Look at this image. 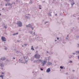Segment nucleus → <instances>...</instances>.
Segmentation results:
<instances>
[{"label": "nucleus", "mask_w": 79, "mask_h": 79, "mask_svg": "<svg viewBox=\"0 0 79 79\" xmlns=\"http://www.w3.org/2000/svg\"><path fill=\"white\" fill-rule=\"evenodd\" d=\"M13 59L14 60L15 59V57H13Z\"/></svg>", "instance_id": "48"}, {"label": "nucleus", "mask_w": 79, "mask_h": 79, "mask_svg": "<svg viewBox=\"0 0 79 79\" xmlns=\"http://www.w3.org/2000/svg\"><path fill=\"white\" fill-rule=\"evenodd\" d=\"M27 18H28V16H27Z\"/></svg>", "instance_id": "63"}, {"label": "nucleus", "mask_w": 79, "mask_h": 79, "mask_svg": "<svg viewBox=\"0 0 79 79\" xmlns=\"http://www.w3.org/2000/svg\"><path fill=\"white\" fill-rule=\"evenodd\" d=\"M69 70L70 71H71V69H69Z\"/></svg>", "instance_id": "56"}, {"label": "nucleus", "mask_w": 79, "mask_h": 79, "mask_svg": "<svg viewBox=\"0 0 79 79\" xmlns=\"http://www.w3.org/2000/svg\"><path fill=\"white\" fill-rule=\"evenodd\" d=\"M16 24L19 27H21L22 26V23L20 21H17Z\"/></svg>", "instance_id": "1"}, {"label": "nucleus", "mask_w": 79, "mask_h": 79, "mask_svg": "<svg viewBox=\"0 0 79 79\" xmlns=\"http://www.w3.org/2000/svg\"><path fill=\"white\" fill-rule=\"evenodd\" d=\"M79 35H77L76 37H75V39H76L77 40L78 39V38H79Z\"/></svg>", "instance_id": "10"}, {"label": "nucleus", "mask_w": 79, "mask_h": 79, "mask_svg": "<svg viewBox=\"0 0 79 79\" xmlns=\"http://www.w3.org/2000/svg\"><path fill=\"white\" fill-rule=\"evenodd\" d=\"M1 64V65H0L1 67H3L4 66V65H3V64Z\"/></svg>", "instance_id": "14"}, {"label": "nucleus", "mask_w": 79, "mask_h": 79, "mask_svg": "<svg viewBox=\"0 0 79 79\" xmlns=\"http://www.w3.org/2000/svg\"><path fill=\"white\" fill-rule=\"evenodd\" d=\"M60 68H61V69H63V67H62V66H60Z\"/></svg>", "instance_id": "25"}, {"label": "nucleus", "mask_w": 79, "mask_h": 79, "mask_svg": "<svg viewBox=\"0 0 79 79\" xmlns=\"http://www.w3.org/2000/svg\"><path fill=\"white\" fill-rule=\"evenodd\" d=\"M66 74H68V72L66 73Z\"/></svg>", "instance_id": "45"}, {"label": "nucleus", "mask_w": 79, "mask_h": 79, "mask_svg": "<svg viewBox=\"0 0 79 79\" xmlns=\"http://www.w3.org/2000/svg\"><path fill=\"white\" fill-rule=\"evenodd\" d=\"M48 65H51V64H52V62H49L47 63Z\"/></svg>", "instance_id": "9"}, {"label": "nucleus", "mask_w": 79, "mask_h": 79, "mask_svg": "<svg viewBox=\"0 0 79 79\" xmlns=\"http://www.w3.org/2000/svg\"><path fill=\"white\" fill-rule=\"evenodd\" d=\"M69 0V1H70V2L71 3H73V2H74V1L73 0Z\"/></svg>", "instance_id": "15"}, {"label": "nucleus", "mask_w": 79, "mask_h": 79, "mask_svg": "<svg viewBox=\"0 0 79 79\" xmlns=\"http://www.w3.org/2000/svg\"><path fill=\"white\" fill-rule=\"evenodd\" d=\"M71 4L72 5V6H73V5H74V4H75V3L74 2H72V3H71Z\"/></svg>", "instance_id": "12"}, {"label": "nucleus", "mask_w": 79, "mask_h": 79, "mask_svg": "<svg viewBox=\"0 0 79 79\" xmlns=\"http://www.w3.org/2000/svg\"><path fill=\"white\" fill-rule=\"evenodd\" d=\"M78 59H79V56H77Z\"/></svg>", "instance_id": "44"}, {"label": "nucleus", "mask_w": 79, "mask_h": 79, "mask_svg": "<svg viewBox=\"0 0 79 79\" xmlns=\"http://www.w3.org/2000/svg\"><path fill=\"white\" fill-rule=\"evenodd\" d=\"M5 47V48L4 49L5 50H7L8 49V48H6V47Z\"/></svg>", "instance_id": "22"}, {"label": "nucleus", "mask_w": 79, "mask_h": 79, "mask_svg": "<svg viewBox=\"0 0 79 79\" xmlns=\"http://www.w3.org/2000/svg\"><path fill=\"white\" fill-rule=\"evenodd\" d=\"M7 5L8 6H12V4H11L10 3H8V4H7Z\"/></svg>", "instance_id": "16"}, {"label": "nucleus", "mask_w": 79, "mask_h": 79, "mask_svg": "<svg viewBox=\"0 0 79 79\" xmlns=\"http://www.w3.org/2000/svg\"><path fill=\"white\" fill-rule=\"evenodd\" d=\"M77 47H79V44H77Z\"/></svg>", "instance_id": "24"}, {"label": "nucleus", "mask_w": 79, "mask_h": 79, "mask_svg": "<svg viewBox=\"0 0 79 79\" xmlns=\"http://www.w3.org/2000/svg\"><path fill=\"white\" fill-rule=\"evenodd\" d=\"M36 49H37V48H39V47L37 46V47H36Z\"/></svg>", "instance_id": "38"}, {"label": "nucleus", "mask_w": 79, "mask_h": 79, "mask_svg": "<svg viewBox=\"0 0 79 79\" xmlns=\"http://www.w3.org/2000/svg\"><path fill=\"white\" fill-rule=\"evenodd\" d=\"M31 47L32 48H31V50H34V48H33V46H32Z\"/></svg>", "instance_id": "19"}, {"label": "nucleus", "mask_w": 79, "mask_h": 79, "mask_svg": "<svg viewBox=\"0 0 79 79\" xmlns=\"http://www.w3.org/2000/svg\"><path fill=\"white\" fill-rule=\"evenodd\" d=\"M49 53V55H52L53 54V53H52V52H50Z\"/></svg>", "instance_id": "20"}, {"label": "nucleus", "mask_w": 79, "mask_h": 79, "mask_svg": "<svg viewBox=\"0 0 79 79\" xmlns=\"http://www.w3.org/2000/svg\"><path fill=\"white\" fill-rule=\"evenodd\" d=\"M47 53H48V51H47Z\"/></svg>", "instance_id": "52"}, {"label": "nucleus", "mask_w": 79, "mask_h": 79, "mask_svg": "<svg viewBox=\"0 0 79 79\" xmlns=\"http://www.w3.org/2000/svg\"><path fill=\"white\" fill-rule=\"evenodd\" d=\"M38 61H42V60H41V59H39L38 60Z\"/></svg>", "instance_id": "21"}, {"label": "nucleus", "mask_w": 79, "mask_h": 79, "mask_svg": "<svg viewBox=\"0 0 79 79\" xmlns=\"http://www.w3.org/2000/svg\"><path fill=\"white\" fill-rule=\"evenodd\" d=\"M26 26L27 27H30V28H31V27H32V25H31V24H29L28 25H26Z\"/></svg>", "instance_id": "4"}, {"label": "nucleus", "mask_w": 79, "mask_h": 79, "mask_svg": "<svg viewBox=\"0 0 79 79\" xmlns=\"http://www.w3.org/2000/svg\"><path fill=\"white\" fill-rule=\"evenodd\" d=\"M72 71L73 72H74V71H75V70H72Z\"/></svg>", "instance_id": "41"}, {"label": "nucleus", "mask_w": 79, "mask_h": 79, "mask_svg": "<svg viewBox=\"0 0 79 79\" xmlns=\"http://www.w3.org/2000/svg\"><path fill=\"white\" fill-rule=\"evenodd\" d=\"M73 62V61L72 60H70L69 63H71Z\"/></svg>", "instance_id": "30"}, {"label": "nucleus", "mask_w": 79, "mask_h": 79, "mask_svg": "<svg viewBox=\"0 0 79 79\" xmlns=\"http://www.w3.org/2000/svg\"><path fill=\"white\" fill-rule=\"evenodd\" d=\"M30 34H32V31H31L30 32Z\"/></svg>", "instance_id": "26"}, {"label": "nucleus", "mask_w": 79, "mask_h": 79, "mask_svg": "<svg viewBox=\"0 0 79 79\" xmlns=\"http://www.w3.org/2000/svg\"><path fill=\"white\" fill-rule=\"evenodd\" d=\"M19 63H24L23 61V60H20V59L19 60Z\"/></svg>", "instance_id": "8"}, {"label": "nucleus", "mask_w": 79, "mask_h": 79, "mask_svg": "<svg viewBox=\"0 0 79 79\" xmlns=\"http://www.w3.org/2000/svg\"><path fill=\"white\" fill-rule=\"evenodd\" d=\"M46 62H47L46 61L44 60L43 62H42L41 63L42 64V65L44 66H45V64L46 63Z\"/></svg>", "instance_id": "5"}, {"label": "nucleus", "mask_w": 79, "mask_h": 79, "mask_svg": "<svg viewBox=\"0 0 79 79\" xmlns=\"http://www.w3.org/2000/svg\"><path fill=\"white\" fill-rule=\"evenodd\" d=\"M24 46H27V44H24Z\"/></svg>", "instance_id": "33"}, {"label": "nucleus", "mask_w": 79, "mask_h": 79, "mask_svg": "<svg viewBox=\"0 0 79 79\" xmlns=\"http://www.w3.org/2000/svg\"><path fill=\"white\" fill-rule=\"evenodd\" d=\"M2 74H4V73H3V72L2 73Z\"/></svg>", "instance_id": "47"}, {"label": "nucleus", "mask_w": 79, "mask_h": 79, "mask_svg": "<svg viewBox=\"0 0 79 79\" xmlns=\"http://www.w3.org/2000/svg\"><path fill=\"white\" fill-rule=\"evenodd\" d=\"M31 0H30V2L29 3H31V4H32V3H33V2H32L31 1Z\"/></svg>", "instance_id": "17"}, {"label": "nucleus", "mask_w": 79, "mask_h": 79, "mask_svg": "<svg viewBox=\"0 0 79 79\" xmlns=\"http://www.w3.org/2000/svg\"><path fill=\"white\" fill-rule=\"evenodd\" d=\"M17 41L18 42H20V41L19 40H17Z\"/></svg>", "instance_id": "51"}, {"label": "nucleus", "mask_w": 79, "mask_h": 79, "mask_svg": "<svg viewBox=\"0 0 79 79\" xmlns=\"http://www.w3.org/2000/svg\"><path fill=\"white\" fill-rule=\"evenodd\" d=\"M55 15V16H56L57 15V14H56Z\"/></svg>", "instance_id": "53"}, {"label": "nucleus", "mask_w": 79, "mask_h": 79, "mask_svg": "<svg viewBox=\"0 0 79 79\" xmlns=\"http://www.w3.org/2000/svg\"><path fill=\"white\" fill-rule=\"evenodd\" d=\"M7 4H6V6H7Z\"/></svg>", "instance_id": "54"}, {"label": "nucleus", "mask_w": 79, "mask_h": 79, "mask_svg": "<svg viewBox=\"0 0 79 79\" xmlns=\"http://www.w3.org/2000/svg\"><path fill=\"white\" fill-rule=\"evenodd\" d=\"M43 2H45V1H43Z\"/></svg>", "instance_id": "60"}, {"label": "nucleus", "mask_w": 79, "mask_h": 79, "mask_svg": "<svg viewBox=\"0 0 79 79\" xmlns=\"http://www.w3.org/2000/svg\"><path fill=\"white\" fill-rule=\"evenodd\" d=\"M3 69V68H1V69H2H2Z\"/></svg>", "instance_id": "50"}, {"label": "nucleus", "mask_w": 79, "mask_h": 79, "mask_svg": "<svg viewBox=\"0 0 79 79\" xmlns=\"http://www.w3.org/2000/svg\"><path fill=\"white\" fill-rule=\"evenodd\" d=\"M22 47H24V46H23V45H22Z\"/></svg>", "instance_id": "62"}, {"label": "nucleus", "mask_w": 79, "mask_h": 79, "mask_svg": "<svg viewBox=\"0 0 79 79\" xmlns=\"http://www.w3.org/2000/svg\"><path fill=\"white\" fill-rule=\"evenodd\" d=\"M1 60L2 61H3L4 60H6V57H3L2 58H1Z\"/></svg>", "instance_id": "6"}, {"label": "nucleus", "mask_w": 79, "mask_h": 79, "mask_svg": "<svg viewBox=\"0 0 79 79\" xmlns=\"http://www.w3.org/2000/svg\"><path fill=\"white\" fill-rule=\"evenodd\" d=\"M76 53H78L79 54V51H76Z\"/></svg>", "instance_id": "37"}, {"label": "nucleus", "mask_w": 79, "mask_h": 79, "mask_svg": "<svg viewBox=\"0 0 79 79\" xmlns=\"http://www.w3.org/2000/svg\"><path fill=\"white\" fill-rule=\"evenodd\" d=\"M38 38H39V37H37V38H35V40H38Z\"/></svg>", "instance_id": "18"}, {"label": "nucleus", "mask_w": 79, "mask_h": 79, "mask_svg": "<svg viewBox=\"0 0 79 79\" xmlns=\"http://www.w3.org/2000/svg\"><path fill=\"white\" fill-rule=\"evenodd\" d=\"M35 57L37 59H39L40 58V55L36 54L35 55Z\"/></svg>", "instance_id": "2"}, {"label": "nucleus", "mask_w": 79, "mask_h": 79, "mask_svg": "<svg viewBox=\"0 0 79 79\" xmlns=\"http://www.w3.org/2000/svg\"><path fill=\"white\" fill-rule=\"evenodd\" d=\"M24 57V58H25V57Z\"/></svg>", "instance_id": "64"}, {"label": "nucleus", "mask_w": 79, "mask_h": 79, "mask_svg": "<svg viewBox=\"0 0 79 79\" xmlns=\"http://www.w3.org/2000/svg\"><path fill=\"white\" fill-rule=\"evenodd\" d=\"M1 39L2 40L3 42H5L6 40V38H5V37H4L3 36L2 37Z\"/></svg>", "instance_id": "3"}, {"label": "nucleus", "mask_w": 79, "mask_h": 79, "mask_svg": "<svg viewBox=\"0 0 79 79\" xmlns=\"http://www.w3.org/2000/svg\"><path fill=\"white\" fill-rule=\"evenodd\" d=\"M48 23V22H46L45 23V24H46V23Z\"/></svg>", "instance_id": "46"}, {"label": "nucleus", "mask_w": 79, "mask_h": 79, "mask_svg": "<svg viewBox=\"0 0 79 79\" xmlns=\"http://www.w3.org/2000/svg\"><path fill=\"white\" fill-rule=\"evenodd\" d=\"M56 41H57V40H55V42H56Z\"/></svg>", "instance_id": "55"}, {"label": "nucleus", "mask_w": 79, "mask_h": 79, "mask_svg": "<svg viewBox=\"0 0 79 79\" xmlns=\"http://www.w3.org/2000/svg\"><path fill=\"white\" fill-rule=\"evenodd\" d=\"M35 62H36V61L35 60L33 62L34 63H35Z\"/></svg>", "instance_id": "43"}, {"label": "nucleus", "mask_w": 79, "mask_h": 79, "mask_svg": "<svg viewBox=\"0 0 79 79\" xmlns=\"http://www.w3.org/2000/svg\"><path fill=\"white\" fill-rule=\"evenodd\" d=\"M4 10V9L3 8V9H2V10Z\"/></svg>", "instance_id": "57"}, {"label": "nucleus", "mask_w": 79, "mask_h": 79, "mask_svg": "<svg viewBox=\"0 0 79 79\" xmlns=\"http://www.w3.org/2000/svg\"><path fill=\"white\" fill-rule=\"evenodd\" d=\"M48 16H52V15H51V14H49Z\"/></svg>", "instance_id": "27"}, {"label": "nucleus", "mask_w": 79, "mask_h": 79, "mask_svg": "<svg viewBox=\"0 0 79 79\" xmlns=\"http://www.w3.org/2000/svg\"><path fill=\"white\" fill-rule=\"evenodd\" d=\"M67 37H68V35H67Z\"/></svg>", "instance_id": "61"}, {"label": "nucleus", "mask_w": 79, "mask_h": 79, "mask_svg": "<svg viewBox=\"0 0 79 79\" xmlns=\"http://www.w3.org/2000/svg\"><path fill=\"white\" fill-rule=\"evenodd\" d=\"M66 40H68L69 39V38H68V37H66Z\"/></svg>", "instance_id": "29"}, {"label": "nucleus", "mask_w": 79, "mask_h": 79, "mask_svg": "<svg viewBox=\"0 0 79 79\" xmlns=\"http://www.w3.org/2000/svg\"><path fill=\"white\" fill-rule=\"evenodd\" d=\"M50 72V68H48L46 70L47 73H49V72Z\"/></svg>", "instance_id": "7"}, {"label": "nucleus", "mask_w": 79, "mask_h": 79, "mask_svg": "<svg viewBox=\"0 0 79 79\" xmlns=\"http://www.w3.org/2000/svg\"><path fill=\"white\" fill-rule=\"evenodd\" d=\"M73 54L74 55H75V54H76V53H73Z\"/></svg>", "instance_id": "42"}, {"label": "nucleus", "mask_w": 79, "mask_h": 79, "mask_svg": "<svg viewBox=\"0 0 79 79\" xmlns=\"http://www.w3.org/2000/svg\"><path fill=\"white\" fill-rule=\"evenodd\" d=\"M14 4V5H15V2H12V4Z\"/></svg>", "instance_id": "31"}, {"label": "nucleus", "mask_w": 79, "mask_h": 79, "mask_svg": "<svg viewBox=\"0 0 79 79\" xmlns=\"http://www.w3.org/2000/svg\"><path fill=\"white\" fill-rule=\"evenodd\" d=\"M40 70H41V71H43V69L40 68Z\"/></svg>", "instance_id": "35"}, {"label": "nucleus", "mask_w": 79, "mask_h": 79, "mask_svg": "<svg viewBox=\"0 0 79 79\" xmlns=\"http://www.w3.org/2000/svg\"><path fill=\"white\" fill-rule=\"evenodd\" d=\"M57 40H59V38H57Z\"/></svg>", "instance_id": "49"}, {"label": "nucleus", "mask_w": 79, "mask_h": 79, "mask_svg": "<svg viewBox=\"0 0 79 79\" xmlns=\"http://www.w3.org/2000/svg\"><path fill=\"white\" fill-rule=\"evenodd\" d=\"M31 28L32 30H34V27H31Z\"/></svg>", "instance_id": "28"}, {"label": "nucleus", "mask_w": 79, "mask_h": 79, "mask_svg": "<svg viewBox=\"0 0 79 79\" xmlns=\"http://www.w3.org/2000/svg\"><path fill=\"white\" fill-rule=\"evenodd\" d=\"M2 79H3V77H2Z\"/></svg>", "instance_id": "58"}, {"label": "nucleus", "mask_w": 79, "mask_h": 79, "mask_svg": "<svg viewBox=\"0 0 79 79\" xmlns=\"http://www.w3.org/2000/svg\"><path fill=\"white\" fill-rule=\"evenodd\" d=\"M33 34H34V35H35V32H34Z\"/></svg>", "instance_id": "39"}, {"label": "nucleus", "mask_w": 79, "mask_h": 79, "mask_svg": "<svg viewBox=\"0 0 79 79\" xmlns=\"http://www.w3.org/2000/svg\"><path fill=\"white\" fill-rule=\"evenodd\" d=\"M0 77H2V78L3 77V75H1L0 76Z\"/></svg>", "instance_id": "32"}, {"label": "nucleus", "mask_w": 79, "mask_h": 79, "mask_svg": "<svg viewBox=\"0 0 79 79\" xmlns=\"http://www.w3.org/2000/svg\"><path fill=\"white\" fill-rule=\"evenodd\" d=\"M4 28H5V29H6V26H4Z\"/></svg>", "instance_id": "36"}, {"label": "nucleus", "mask_w": 79, "mask_h": 79, "mask_svg": "<svg viewBox=\"0 0 79 79\" xmlns=\"http://www.w3.org/2000/svg\"><path fill=\"white\" fill-rule=\"evenodd\" d=\"M18 32L15 33L13 34V35H18Z\"/></svg>", "instance_id": "11"}, {"label": "nucleus", "mask_w": 79, "mask_h": 79, "mask_svg": "<svg viewBox=\"0 0 79 79\" xmlns=\"http://www.w3.org/2000/svg\"><path fill=\"white\" fill-rule=\"evenodd\" d=\"M72 57V56H71V57H69V58H70V59H71V58Z\"/></svg>", "instance_id": "34"}, {"label": "nucleus", "mask_w": 79, "mask_h": 79, "mask_svg": "<svg viewBox=\"0 0 79 79\" xmlns=\"http://www.w3.org/2000/svg\"><path fill=\"white\" fill-rule=\"evenodd\" d=\"M17 52H19L20 53H21V52H19V51H17Z\"/></svg>", "instance_id": "40"}, {"label": "nucleus", "mask_w": 79, "mask_h": 79, "mask_svg": "<svg viewBox=\"0 0 79 79\" xmlns=\"http://www.w3.org/2000/svg\"><path fill=\"white\" fill-rule=\"evenodd\" d=\"M1 14L0 13V15H1Z\"/></svg>", "instance_id": "59"}, {"label": "nucleus", "mask_w": 79, "mask_h": 79, "mask_svg": "<svg viewBox=\"0 0 79 79\" xmlns=\"http://www.w3.org/2000/svg\"><path fill=\"white\" fill-rule=\"evenodd\" d=\"M39 9H40V10H41V9H42V8H41V7H42V6H41V5H39Z\"/></svg>", "instance_id": "13"}, {"label": "nucleus", "mask_w": 79, "mask_h": 79, "mask_svg": "<svg viewBox=\"0 0 79 79\" xmlns=\"http://www.w3.org/2000/svg\"><path fill=\"white\" fill-rule=\"evenodd\" d=\"M48 60H50V56L48 57Z\"/></svg>", "instance_id": "23"}]
</instances>
